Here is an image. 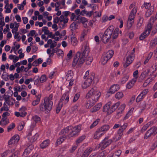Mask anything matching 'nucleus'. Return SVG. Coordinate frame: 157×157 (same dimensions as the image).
<instances>
[{"instance_id": "f257e3e1", "label": "nucleus", "mask_w": 157, "mask_h": 157, "mask_svg": "<svg viewBox=\"0 0 157 157\" xmlns=\"http://www.w3.org/2000/svg\"><path fill=\"white\" fill-rule=\"evenodd\" d=\"M101 94L96 87L92 88L87 94L86 98H89L85 105L86 107L89 109L97 101Z\"/></svg>"}, {"instance_id": "f03ea898", "label": "nucleus", "mask_w": 157, "mask_h": 157, "mask_svg": "<svg viewBox=\"0 0 157 157\" xmlns=\"http://www.w3.org/2000/svg\"><path fill=\"white\" fill-rule=\"evenodd\" d=\"M53 96V94H51L48 97L44 98V103H41L39 105V109L40 111H44L46 113H47L51 110L53 104V102L52 101Z\"/></svg>"}, {"instance_id": "7ed1b4c3", "label": "nucleus", "mask_w": 157, "mask_h": 157, "mask_svg": "<svg viewBox=\"0 0 157 157\" xmlns=\"http://www.w3.org/2000/svg\"><path fill=\"white\" fill-rule=\"evenodd\" d=\"M110 27L108 28L104 34L102 33L99 34L100 37L104 43H106L109 41L110 42H112L113 40L116 39L112 37L113 34V28L110 29Z\"/></svg>"}, {"instance_id": "20e7f679", "label": "nucleus", "mask_w": 157, "mask_h": 157, "mask_svg": "<svg viewBox=\"0 0 157 157\" xmlns=\"http://www.w3.org/2000/svg\"><path fill=\"white\" fill-rule=\"evenodd\" d=\"M89 70H87L83 78L85 79L84 83L82 85V87L83 89H86L91 84L94 78V74L89 73Z\"/></svg>"}, {"instance_id": "39448f33", "label": "nucleus", "mask_w": 157, "mask_h": 157, "mask_svg": "<svg viewBox=\"0 0 157 157\" xmlns=\"http://www.w3.org/2000/svg\"><path fill=\"white\" fill-rule=\"evenodd\" d=\"M85 58L86 57L83 56V55H81L80 52H77L72 63L73 66L75 67L77 65L79 67L81 66L84 63Z\"/></svg>"}, {"instance_id": "423d86ee", "label": "nucleus", "mask_w": 157, "mask_h": 157, "mask_svg": "<svg viewBox=\"0 0 157 157\" xmlns=\"http://www.w3.org/2000/svg\"><path fill=\"white\" fill-rule=\"evenodd\" d=\"M137 11V8L135 7L132 9L130 13L127 23V27L128 29L131 28L134 23V18Z\"/></svg>"}, {"instance_id": "0eeeda50", "label": "nucleus", "mask_w": 157, "mask_h": 157, "mask_svg": "<svg viewBox=\"0 0 157 157\" xmlns=\"http://www.w3.org/2000/svg\"><path fill=\"white\" fill-rule=\"evenodd\" d=\"M156 69V68H155V69L153 68V66H152L149 69H147L143 72L139 77V81L142 82L148 75L150 72H151L152 73H154Z\"/></svg>"}, {"instance_id": "6e6552de", "label": "nucleus", "mask_w": 157, "mask_h": 157, "mask_svg": "<svg viewBox=\"0 0 157 157\" xmlns=\"http://www.w3.org/2000/svg\"><path fill=\"white\" fill-rule=\"evenodd\" d=\"M153 24L150 21L146 27L145 31L140 35L139 39L140 40H143L147 37L150 33Z\"/></svg>"}, {"instance_id": "1a4fd4ad", "label": "nucleus", "mask_w": 157, "mask_h": 157, "mask_svg": "<svg viewBox=\"0 0 157 157\" xmlns=\"http://www.w3.org/2000/svg\"><path fill=\"white\" fill-rule=\"evenodd\" d=\"M113 142L112 139H109L108 136L106 137L98 145V148H100L101 150H103Z\"/></svg>"}, {"instance_id": "9d476101", "label": "nucleus", "mask_w": 157, "mask_h": 157, "mask_svg": "<svg viewBox=\"0 0 157 157\" xmlns=\"http://www.w3.org/2000/svg\"><path fill=\"white\" fill-rule=\"evenodd\" d=\"M157 133V127H153L148 130L145 133L144 139H147L152 136H154Z\"/></svg>"}, {"instance_id": "9b49d317", "label": "nucleus", "mask_w": 157, "mask_h": 157, "mask_svg": "<svg viewBox=\"0 0 157 157\" xmlns=\"http://www.w3.org/2000/svg\"><path fill=\"white\" fill-rule=\"evenodd\" d=\"M81 128V125L79 124L77 125L74 127H72L71 129V131L70 132L69 134L71 136H73L75 135L78 134V133L80 132Z\"/></svg>"}, {"instance_id": "f8f14e48", "label": "nucleus", "mask_w": 157, "mask_h": 157, "mask_svg": "<svg viewBox=\"0 0 157 157\" xmlns=\"http://www.w3.org/2000/svg\"><path fill=\"white\" fill-rule=\"evenodd\" d=\"M19 136L17 135H14L10 140L8 142L9 145L11 146L16 145L19 140Z\"/></svg>"}, {"instance_id": "ddd939ff", "label": "nucleus", "mask_w": 157, "mask_h": 157, "mask_svg": "<svg viewBox=\"0 0 157 157\" xmlns=\"http://www.w3.org/2000/svg\"><path fill=\"white\" fill-rule=\"evenodd\" d=\"M135 56L129 55L126 58V60L124 66L125 68L127 67L133 62Z\"/></svg>"}, {"instance_id": "4468645a", "label": "nucleus", "mask_w": 157, "mask_h": 157, "mask_svg": "<svg viewBox=\"0 0 157 157\" xmlns=\"http://www.w3.org/2000/svg\"><path fill=\"white\" fill-rule=\"evenodd\" d=\"M81 55H83V56L86 57L89 52V48L88 44L85 43L83 46L82 49Z\"/></svg>"}, {"instance_id": "2eb2a0df", "label": "nucleus", "mask_w": 157, "mask_h": 157, "mask_svg": "<svg viewBox=\"0 0 157 157\" xmlns=\"http://www.w3.org/2000/svg\"><path fill=\"white\" fill-rule=\"evenodd\" d=\"M120 88V86L117 84L112 85L108 90L107 93L111 94H114L115 92L118 90Z\"/></svg>"}, {"instance_id": "dca6fc26", "label": "nucleus", "mask_w": 157, "mask_h": 157, "mask_svg": "<svg viewBox=\"0 0 157 157\" xmlns=\"http://www.w3.org/2000/svg\"><path fill=\"white\" fill-rule=\"evenodd\" d=\"M111 102L110 101L108 102L103 107V112H106L108 114H110L112 113H110L111 111L110 105H111Z\"/></svg>"}, {"instance_id": "f3484780", "label": "nucleus", "mask_w": 157, "mask_h": 157, "mask_svg": "<svg viewBox=\"0 0 157 157\" xmlns=\"http://www.w3.org/2000/svg\"><path fill=\"white\" fill-rule=\"evenodd\" d=\"M49 45H50V48H53L57 45V43L55 41H53L51 39H49L47 41V43L44 45V47L47 48L49 47Z\"/></svg>"}, {"instance_id": "a211bd4d", "label": "nucleus", "mask_w": 157, "mask_h": 157, "mask_svg": "<svg viewBox=\"0 0 157 157\" xmlns=\"http://www.w3.org/2000/svg\"><path fill=\"white\" fill-rule=\"evenodd\" d=\"M78 43V41L77 38L75 36H72L70 39L69 43L74 46H77Z\"/></svg>"}, {"instance_id": "6ab92c4d", "label": "nucleus", "mask_w": 157, "mask_h": 157, "mask_svg": "<svg viewBox=\"0 0 157 157\" xmlns=\"http://www.w3.org/2000/svg\"><path fill=\"white\" fill-rule=\"evenodd\" d=\"M4 100L6 103L9 106H12L15 103V100L13 98H9V97L5 98Z\"/></svg>"}, {"instance_id": "aec40b11", "label": "nucleus", "mask_w": 157, "mask_h": 157, "mask_svg": "<svg viewBox=\"0 0 157 157\" xmlns=\"http://www.w3.org/2000/svg\"><path fill=\"white\" fill-rule=\"evenodd\" d=\"M33 146L32 145H30L28 146L25 150L23 153V155L24 156H26L31 152L33 149Z\"/></svg>"}, {"instance_id": "412c9836", "label": "nucleus", "mask_w": 157, "mask_h": 157, "mask_svg": "<svg viewBox=\"0 0 157 157\" xmlns=\"http://www.w3.org/2000/svg\"><path fill=\"white\" fill-rule=\"evenodd\" d=\"M101 106L102 103H99L91 109L90 110V111L92 113L95 112L101 108Z\"/></svg>"}, {"instance_id": "4be33fe9", "label": "nucleus", "mask_w": 157, "mask_h": 157, "mask_svg": "<svg viewBox=\"0 0 157 157\" xmlns=\"http://www.w3.org/2000/svg\"><path fill=\"white\" fill-rule=\"evenodd\" d=\"M72 128V126H68L63 129L60 132V135H65L68 133Z\"/></svg>"}, {"instance_id": "5701e85b", "label": "nucleus", "mask_w": 157, "mask_h": 157, "mask_svg": "<svg viewBox=\"0 0 157 157\" xmlns=\"http://www.w3.org/2000/svg\"><path fill=\"white\" fill-rule=\"evenodd\" d=\"M136 81V78L132 79L131 80L129 81L127 84L126 88L128 89H131L133 86Z\"/></svg>"}, {"instance_id": "b1692460", "label": "nucleus", "mask_w": 157, "mask_h": 157, "mask_svg": "<svg viewBox=\"0 0 157 157\" xmlns=\"http://www.w3.org/2000/svg\"><path fill=\"white\" fill-rule=\"evenodd\" d=\"M154 11V7L151 6L149 9H148L146 12L145 14V17H149L153 12Z\"/></svg>"}, {"instance_id": "393cba45", "label": "nucleus", "mask_w": 157, "mask_h": 157, "mask_svg": "<svg viewBox=\"0 0 157 157\" xmlns=\"http://www.w3.org/2000/svg\"><path fill=\"white\" fill-rule=\"evenodd\" d=\"M50 144V140H46L43 141L40 144V147L41 148H44L47 147Z\"/></svg>"}, {"instance_id": "a878e982", "label": "nucleus", "mask_w": 157, "mask_h": 157, "mask_svg": "<svg viewBox=\"0 0 157 157\" xmlns=\"http://www.w3.org/2000/svg\"><path fill=\"white\" fill-rule=\"evenodd\" d=\"M69 99V92L67 91L64 94L61 98V100H65L64 102L65 103H67L68 102Z\"/></svg>"}, {"instance_id": "bb28decb", "label": "nucleus", "mask_w": 157, "mask_h": 157, "mask_svg": "<svg viewBox=\"0 0 157 157\" xmlns=\"http://www.w3.org/2000/svg\"><path fill=\"white\" fill-rule=\"evenodd\" d=\"M59 22L65 24L67 23L68 21V19L67 17H64L63 15H61L59 17Z\"/></svg>"}, {"instance_id": "cd10ccee", "label": "nucleus", "mask_w": 157, "mask_h": 157, "mask_svg": "<svg viewBox=\"0 0 157 157\" xmlns=\"http://www.w3.org/2000/svg\"><path fill=\"white\" fill-rule=\"evenodd\" d=\"M113 34L112 37L114 38H116L117 37L119 33L120 34H121L122 31L121 30H120L118 28H116L115 30L113 31Z\"/></svg>"}, {"instance_id": "c85d7f7f", "label": "nucleus", "mask_w": 157, "mask_h": 157, "mask_svg": "<svg viewBox=\"0 0 157 157\" xmlns=\"http://www.w3.org/2000/svg\"><path fill=\"white\" fill-rule=\"evenodd\" d=\"M110 128V126L109 125L107 124H105L102 126L100 127L99 130L101 132H105L108 130Z\"/></svg>"}, {"instance_id": "c756f323", "label": "nucleus", "mask_w": 157, "mask_h": 157, "mask_svg": "<svg viewBox=\"0 0 157 157\" xmlns=\"http://www.w3.org/2000/svg\"><path fill=\"white\" fill-rule=\"evenodd\" d=\"M120 104V102H118L113 104L111 107V111L110 112V113H112L117 108Z\"/></svg>"}, {"instance_id": "7c9ffc66", "label": "nucleus", "mask_w": 157, "mask_h": 157, "mask_svg": "<svg viewBox=\"0 0 157 157\" xmlns=\"http://www.w3.org/2000/svg\"><path fill=\"white\" fill-rule=\"evenodd\" d=\"M73 73L71 71H69L66 75V78L67 80L69 81L70 80L72 79Z\"/></svg>"}, {"instance_id": "2f4dec72", "label": "nucleus", "mask_w": 157, "mask_h": 157, "mask_svg": "<svg viewBox=\"0 0 157 157\" xmlns=\"http://www.w3.org/2000/svg\"><path fill=\"white\" fill-rule=\"evenodd\" d=\"M66 138V136H60L57 140L56 144L57 145L60 144Z\"/></svg>"}, {"instance_id": "473e14b6", "label": "nucleus", "mask_w": 157, "mask_h": 157, "mask_svg": "<svg viewBox=\"0 0 157 157\" xmlns=\"http://www.w3.org/2000/svg\"><path fill=\"white\" fill-rule=\"evenodd\" d=\"M26 108L25 106H22L19 109V111L21 114V117H24L26 115V113L25 112Z\"/></svg>"}, {"instance_id": "72a5a7b5", "label": "nucleus", "mask_w": 157, "mask_h": 157, "mask_svg": "<svg viewBox=\"0 0 157 157\" xmlns=\"http://www.w3.org/2000/svg\"><path fill=\"white\" fill-rule=\"evenodd\" d=\"M103 134L99 130L95 132L94 135V138L95 139H98L101 137Z\"/></svg>"}, {"instance_id": "f704fd0d", "label": "nucleus", "mask_w": 157, "mask_h": 157, "mask_svg": "<svg viewBox=\"0 0 157 157\" xmlns=\"http://www.w3.org/2000/svg\"><path fill=\"white\" fill-rule=\"evenodd\" d=\"M55 50H56V51H55V53H56L58 56L61 58H62L64 55L63 51L60 49H57V48H55Z\"/></svg>"}, {"instance_id": "c9c22d12", "label": "nucleus", "mask_w": 157, "mask_h": 157, "mask_svg": "<svg viewBox=\"0 0 157 157\" xmlns=\"http://www.w3.org/2000/svg\"><path fill=\"white\" fill-rule=\"evenodd\" d=\"M76 20L79 21L82 24L84 23H88L87 19L84 17H80L79 16H78L76 17Z\"/></svg>"}, {"instance_id": "e433bc0d", "label": "nucleus", "mask_w": 157, "mask_h": 157, "mask_svg": "<svg viewBox=\"0 0 157 157\" xmlns=\"http://www.w3.org/2000/svg\"><path fill=\"white\" fill-rule=\"evenodd\" d=\"M114 54V52L112 50H110L108 51L104 55L108 59H109L113 56Z\"/></svg>"}, {"instance_id": "4c0bfd02", "label": "nucleus", "mask_w": 157, "mask_h": 157, "mask_svg": "<svg viewBox=\"0 0 157 157\" xmlns=\"http://www.w3.org/2000/svg\"><path fill=\"white\" fill-rule=\"evenodd\" d=\"M129 75L128 74H124L121 80V82L122 84L124 83L128 79Z\"/></svg>"}, {"instance_id": "58836bf2", "label": "nucleus", "mask_w": 157, "mask_h": 157, "mask_svg": "<svg viewBox=\"0 0 157 157\" xmlns=\"http://www.w3.org/2000/svg\"><path fill=\"white\" fill-rule=\"evenodd\" d=\"M9 123V120L7 118L2 117L0 125L4 126L6 125Z\"/></svg>"}, {"instance_id": "ea45409f", "label": "nucleus", "mask_w": 157, "mask_h": 157, "mask_svg": "<svg viewBox=\"0 0 157 157\" xmlns=\"http://www.w3.org/2000/svg\"><path fill=\"white\" fill-rule=\"evenodd\" d=\"M134 108L132 107L131 108V109L126 114V116L124 117V119L126 120L128 119L132 114L134 111Z\"/></svg>"}, {"instance_id": "a19ab883", "label": "nucleus", "mask_w": 157, "mask_h": 157, "mask_svg": "<svg viewBox=\"0 0 157 157\" xmlns=\"http://www.w3.org/2000/svg\"><path fill=\"white\" fill-rule=\"evenodd\" d=\"M88 33L87 30H84L82 32L81 36H80V40L82 41H83L85 36Z\"/></svg>"}, {"instance_id": "79ce46f5", "label": "nucleus", "mask_w": 157, "mask_h": 157, "mask_svg": "<svg viewBox=\"0 0 157 157\" xmlns=\"http://www.w3.org/2000/svg\"><path fill=\"white\" fill-rule=\"evenodd\" d=\"M124 94L122 92H118L117 93L115 96V98L119 100L122 98Z\"/></svg>"}, {"instance_id": "37998d69", "label": "nucleus", "mask_w": 157, "mask_h": 157, "mask_svg": "<svg viewBox=\"0 0 157 157\" xmlns=\"http://www.w3.org/2000/svg\"><path fill=\"white\" fill-rule=\"evenodd\" d=\"M25 125V123L24 121H21L18 124V126L17 128L18 130L19 131H21L23 129Z\"/></svg>"}, {"instance_id": "c03bdc74", "label": "nucleus", "mask_w": 157, "mask_h": 157, "mask_svg": "<svg viewBox=\"0 0 157 157\" xmlns=\"http://www.w3.org/2000/svg\"><path fill=\"white\" fill-rule=\"evenodd\" d=\"M153 53L152 52H150L148 55V56L146 57V59L144 62V64H146L149 61V60L151 59L153 55Z\"/></svg>"}, {"instance_id": "a18cd8bd", "label": "nucleus", "mask_w": 157, "mask_h": 157, "mask_svg": "<svg viewBox=\"0 0 157 157\" xmlns=\"http://www.w3.org/2000/svg\"><path fill=\"white\" fill-rule=\"evenodd\" d=\"M109 60L108 58L106 57L105 56L104 54L103 55L101 60V63L103 65H104Z\"/></svg>"}, {"instance_id": "49530a36", "label": "nucleus", "mask_w": 157, "mask_h": 157, "mask_svg": "<svg viewBox=\"0 0 157 157\" xmlns=\"http://www.w3.org/2000/svg\"><path fill=\"white\" fill-rule=\"evenodd\" d=\"M151 124V122H149L144 125L141 129V132L143 133L150 126Z\"/></svg>"}, {"instance_id": "de8ad7c7", "label": "nucleus", "mask_w": 157, "mask_h": 157, "mask_svg": "<svg viewBox=\"0 0 157 157\" xmlns=\"http://www.w3.org/2000/svg\"><path fill=\"white\" fill-rule=\"evenodd\" d=\"M157 44V38H155L152 40L150 43V45L151 47H155Z\"/></svg>"}, {"instance_id": "09e8293b", "label": "nucleus", "mask_w": 157, "mask_h": 157, "mask_svg": "<svg viewBox=\"0 0 157 157\" xmlns=\"http://www.w3.org/2000/svg\"><path fill=\"white\" fill-rule=\"evenodd\" d=\"M85 136H82L80 137L76 141V144L77 145L82 142L85 139Z\"/></svg>"}, {"instance_id": "8fccbe9b", "label": "nucleus", "mask_w": 157, "mask_h": 157, "mask_svg": "<svg viewBox=\"0 0 157 157\" xmlns=\"http://www.w3.org/2000/svg\"><path fill=\"white\" fill-rule=\"evenodd\" d=\"M40 82V77L39 76H35L34 78V85H37Z\"/></svg>"}, {"instance_id": "3c124183", "label": "nucleus", "mask_w": 157, "mask_h": 157, "mask_svg": "<svg viewBox=\"0 0 157 157\" xmlns=\"http://www.w3.org/2000/svg\"><path fill=\"white\" fill-rule=\"evenodd\" d=\"M153 78H148L144 82L143 84V86L144 87L146 86L148 84L152 81Z\"/></svg>"}, {"instance_id": "603ef678", "label": "nucleus", "mask_w": 157, "mask_h": 157, "mask_svg": "<svg viewBox=\"0 0 157 157\" xmlns=\"http://www.w3.org/2000/svg\"><path fill=\"white\" fill-rule=\"evenodd\" d=\"M121 153L120 150L116 151L112 155V157H119Z\"/></svg>"}, {"instance_id": "864d4df0", "label": "nucleus", "mask_w": 157, "mask_h": 157, "mask_svg": "<svg viewBox=\"0 0 157 157\" xmlns=\"http://www.w3.org/2000/svg\"><path fill=\"white\" fill-rule=\"evenodd\" d=\"M121 137V135L117 134L115 135L113 138V141L116 142L120 140Z\"/></svg>"}, {"instance_id": "5fc2aeb1", "label": "nucleus", "mask_w": 157, "mask_h": 157, "mask_svg": "<svg viewBox=\"0 0 157 157\" xmlns=\"http://www.w3.org/2000/svg\"><path fill=\"white\" fill-rule=\"evenodd\" d=\"M144 18L143 17H140L139 19V21L138 22L136 26L137 29H139L142 25L143 23Z\"/></svg>"}, {"instance_id": "6e6d98bb", "label": "nucleus", "mask_w": 157, "mask_h": 157, "mask_svg": "<svg viewBox=\"0 0 157 157\" xmlns=\"http://www.w3.org/2000/svg\"><path fill=\"white\" fill-rule=\"evenodd\" d=\"M40 82L41 83H43L46 81L47 80V77L45 75H42L40 77Z\"/></svg>"}, {"instance_id": "4d7b16f0", "label": "nucleus", "mask_w": 157, "mask_h": 157, "mask_svg": "<svg viewBox=\"0 0 157 157\" xmlns=\"http://www.w3.org/2000/svg\"><path fill=\"white\" fill-rule=\"evenodd\" d=\"M144 96L140 93L136 98V101L137 102H139L141 101L144 97Z\"/></svg>"}, {"instance_id": "13d9d810", "label": "nucleus", "mask_w": 157, "mask_h": 157, "mask_svg": "<svg viewBox=\"0 0 157 157\" xmlns=\"http://www.w3.org/2000/svg\"><path fill=\"white\" fill-rule=\"evenodd\" d=\"M55 51H56V50L55 49H53L52 50V53H51V50L50 48H48L47 49V53L49 54V57H50L51 56H53L54 53H55Z\"/></svg>"}, {"instance_id": "bf43d9fd", "label": "nucleus", "mask_w": 157, "mask_h": 157, "mask_svg": "<svg viewBox=\"0 0 157 157\" xmlns=\"http://www.w3.org/2000/svg\"><path fill=\"white\" fill-rule=\"evenodd\" d=\"M2 78L5 81H7L9 80V75L7 74H2Z\"/></svg>"}, {"instance_id": "052dcab7", "label": "nucleus", "mask_w": 157, "mask_h": 157, "mask_svg": "<svg viewBox=\"0 0 157 157\" xmlns=\"http://www.w3.org/2000/svg\"><path fill=\"white\" fill-rule=\"evenodd\" d=\"M139 74L138 71L137 70H136L135 71L133 74V76L134 77L133 79H136V81L137 79V78L138 77V75Z\"/></svg>"}, {"instance_id": "680f3d73", "label": "nucleus", "mask_w": 157, "mask_h": 157, "mask_svg": "<svg viewBox=\"0 0 157 157\" xmlns=\"http://www.w3.org/2000/svg\"><path fill=\"white\" fill-rule=\"evenodd\" d=\"M92 61V57L90 56L87 57L86 59V63L87 65L90 64Z\"/></svg>"}, {"instance_id": "e2e57ef3", "label": "nucleus", "mask_w": 157, "mask_h": 157, "mask_svg": "<svg viewBox=\"0 0 157 157\" xmlns=\"http://www.w3.org/2000/svg\"><path fill=\"white\" fill-rule=\"evenodd\" d=\"M8 105L5 103V102L3 104V108H2L1 109V110H2L3 109L5 111H7L9 110V107H8Z\"/></svg>"}, {"instance_id": "0e129e2a", "label": "nucleus", "mask_w": 157, "mask_h": 157, "mask_svg": "<svg viewBox=\"0 0 157 157\" xmlns=\"http://www.w3.org/2000/svg\"><path fill=\"white\" fill-rule=\"evenodd\" d=\"M15 126V125L14 123H12L8 127L7 130L8 132L11 131Z\"/></svg>"}, {"instance_id": "69168bd1", "label": "nucleus", "mask_w": 157, "mask_h": 157, "mask_svg": "<svg viewBox=\"0 0 157 157\" xmlns=\"http://www.w3.org/2000/svg\"><path fill=\"white\" fill-rule=\"evenodd\" d=\"M32 119L36 122H37L40 121V119L39 117L37 116H34L33 117Z\"/></svg>"}, {"instance_id": "338daca9", "label": "nucleus", "mask_w": 157, "mask_h": 157, "mask_svg": "<svg viewBox=\"0 0 157 157\" xmlns=\"http://www.w3.org/2000/svg\"><path fill=\"white\" fill-rule=\"evenodd\" d=\"M62 106V104L59 102L58 104V106H57L56 108V112L57 113H58L60 111L61 109V107Z\"/></svg>"}, {"instance_id": "774afa93", "label": "nucleus", "mask_w": 157, "mask_h": 157, "mask_svg": "<svg viewBox=\"0 0 157 157\" xmlns=\"http://www.w3.org/2000/svg\"><path fill=\"white\" fill-rule=\"evenodd\" d=\"M42 31L44 32L45 34L48 35L49 31L48 30V28L46 27H44L42 28Z\"/></svg>"}]
</instances>
